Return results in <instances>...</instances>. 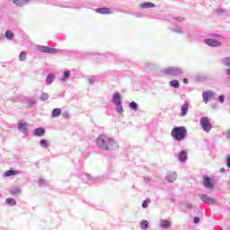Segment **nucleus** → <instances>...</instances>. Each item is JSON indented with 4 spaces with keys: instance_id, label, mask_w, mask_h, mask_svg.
<instances>
[{
    "instance_id": "f257e3e1",
    "label": "nucleus",
    "mask_w": 230,
    "mask_h": 230,
    "mask_svg": "<svg viewBox=\"0 0 230 230\" xmlns=\"http://www.w3.org/2000/svg\"><path fill=\"white\" fill-rule=\"evenodd\" d=\"M96 145L100 150H105L106 152H112V150L118 149V142L107 135H101L96 138Z\"/></svg>"
},
{
    "instance_id": "f03ea898",
    "label": "nucleus",
    "mask_w": 230,
    "mask_h": 230,
    "mask_svg": "<svg viewBox=\"0 0 230 230\" xmlns=\"http://www.w3.org/2000/svg\"><path fill=\"white\" fill-rule=\"evenodd\" d=\"M171 136L175 141H184L188 136V129L184 126L174 127L171 131Z\"/></svg>"
},
{
    "instance_id": "7ed1b4c3",
    "label": "nucleus",
    "mask_w": 230,
    "mask_h": 230,
    "mask_svg": "<svg viewBox=\"0 0 230 230\" xmlns=\"http://www.w3.org/2000/svg\"><path fill=\"white\" fill-rule=\"evenodd\" d=\"M161 73L167 76H181V75H184V69L178 66H169L162 69Z\"/></svg>"
},
{
    "instance_id": "20e7f679",
    "label": "nucleus",
    "mask_w": 230,
    "mask_h": 230,
    "mask_svg": "<svg viewBox=\"0 0 230 230\" xmlns=\"http://www.w3.org/2000/svg\"><path fill=\"white\" fill-rule=\"evenodd\" d=\"M112 103L117 105L116 111L119 114H123V102H121V93L119 92H116L112 95Z\"/></svg>"
},
{
    "instance_id": "39448f33",
    "label": "nucleus",
    "mask_w": 230,
    "mask_h": 230,
    "mask_svg": "<svg viewBox=\"0 0 230 230\" xmlns=\"http://www.w3.org/2000/svg\"><path fill=\"white\" fill-rule=\"evenodd\" d=\"M200 127L204 132H211V129L213 128V125H211V121H209V119L208 117H201L199 120Z\"/></svg>"
},
{
    "instance_id": "423d86ee",
    "label": "nucleus",
    "mask_w": 230,
    "mask_h": 230,
    "mask_svg": "<svg viewBox=\"0 0 230 230\" xmlns=\"http://www.w3.org/2000/svg\"><path fill=\"white\" fill-rule=\"evenodd\" d=\"M36 49L40 53H49L50 55H55V53H57V49H53L48 46L38 45L36 46Z\"/></svg>"
},
{
    "instance_id": "0eeeda50",
    "label": "nucleus",
    "mask_w": 230,
    "mask_h": 230,
    "mask_svg": "<svg viewBox=\"0 0 230 230\" xmlns=\"http://www.w3.org/2000/svg\"><path fill=\"white\" fill-rule=\"evenodd\" d=\"M200 200L202 202H205V204H208L209 206H214V204H217V200L215 199L206 195V194H201L199 196Z\"/></svg>"
},
{
    "instance_id": "6e6552de",
    "label": "nucleus",
    "mask_w": 230,
    "mask_h": 230,
    "mask_svg": "<svg viewBox=\"0 0 230 230\" xmlns=\"http://www.w3.org/2000/svg\"><path fill=\"white\" fill-rule=\"evenodd\" d=\"M203 185L207 190H213L215 188V183L209 176L203 177Z\"/></svg>"
},
{
    "instance_id": "1a4fd4ad",
    "label": "nucleus",
    "mask_w": 230,
    "mask_h": 230,
    "mask_svg": "<svg viewBox=\"0 0 230 230\" xmlns=\"http://www.w3.org/2000/svg\"><path fill=\"white\" fill-rule=\"evenodd\" d=\"M202 98H203L204 103H208L209 100H215L216 98L215 92H211V91L203 92Z\"/></svg>"
},
{
    "instance_id": "9d476101",
    "label": "nucleus",
    "mask_w": 230,
    "mask_h": 230,
    "mask_svg": "<svg viewBox=\"0 0 230 230\" xmlns=\"http://www.w3.org/2000/svg\"><path fill=\"white\" fill-rule=\"evenodd\" d=\"M205 44H207V46H209L210 48H218L220 46H222V42L215 40V39H206L204 40Z\"/></svg>"
},
{
    "instance_id": "9b49d317",
    "label": "nucleus",
    "mask_w": 230,
    "mask_h": 230,
    "mask_svg": "<svg viewBox=\"0 0 230 230\" xmlns=\"http://www.w3.org/2000/svg\"><path fill=\"white\" fill-rule=\"evenodd\" d=\"M165 181H167V182H171V183L175 182V181H177V172H167V174L165 176Z\"/></svg>"
},
{
    "instance_id": "f8f14e48",
    "label": "nucleus",
    "mask_w": 230,
    "mask_h": 230,
    "mask_svg": "<svg viewBox=\"0 0 230 230\" xmlns=\"http://www.w3.org/2000/svg\"><path fill=\"white\" fill-rule=\"evenodd\" d=\"M96 13H101L102 15H111V13H114V11L107 8V7H100L95 9Z\"/></svg>"
},
{
    "instance_id": "ddd939ff",
    "label": "nucleus",
    "mask_w": 230,
    "mask_h": 230,
    "mask_svg": "<svg viewBox=\"0 0 230 230\" xmlns=\"http://www.w3.org/2000/svg\"><path fill=\"white\" fill-rule=\"evenodd\" d=\"M188 111H190V102H188V101H185L181 109V118H184V116L188 115Z\"/></svg>"
},
{
    "instance_id": "4468645a",
    "label": "nucleus",
    "mask_w": 230,
    "mask_h": 230,
    "mask_svg": "<svg viewBox=\"0 0 230 230\" xmlns=\"http://www.w3.org/2000/svg\"><path fill=\"white\" fill-rule=\"evenodd\" d=\"M17 128H18V130H21V132H22V134H24L25 136H28V127H27V124L22 122V120H20L18 122Z\"/></svg>"
},
{
    "instance_id": "2eb2a0df",
    "label": "nucleus",
    "mask_w": 230,
    "mask_h": 230,
    "mask_svg": "<svg viewBox=\"0 0 230 230\" xmlns=\"http://www.w3.org/2000/svg\"><path fill=\"white\" fill-rule=\"evenodd\" d=\"M33 134L38 137H42L46 134V129L44 128H37L33 130Z\"/></svg>"
},
{
    "instance_id": "dca6fc26",
    "label": "nucleus",
    "mask_w": 230,
    "mask_h": 230,
    "mask_svg": "<svg viewBox=\"0 0 230 230\" xmlns=\"http://www.w3.org/2000/svg\"><path fill=\"white\" fill-rule=\"evenodd\" d=\"M160 227H162V229H170L172 223L166 219H162L160 220Z\"/></svg>"
},
{
    "instance_id": "f3484780",
    "label": "nucleus",
    "mask_w": 230,
    "mask_h": 230,
    "mask_svg": "<svg viewBox=\"0 0 230 230\" xmlns=\"http://www.w3.org/2000/svg\"><path fill=\"white\" fill-rule=\"evenodd\" d=\"M21 171H17V170H8L4 172V177H12L13 175H20Z\"/></svg>"
},
{
    "instance_id": "a211bd4d",
    "label": "nucleus",
    "mask_w": 230,
    "mask_h": 230,
    "mask_svg": "<svg viewBox=\"0 0 230 230\" xmlns=\"http://www.w3.org/2000/svg\"><path fill=\"white\" fill-rule=\"evenodd\" d=\"M139 6L143 10H146L147 8H155V4H154L152 2H145V3L140 4Z\"/></svg>"
},
{
    "instance_id": "6ab92c4d",
    "label": "nucleus",
    "mask_w": 230,
    "mask_h": 230,
    "mask_svg": "<svg viewBox=\"0 0 230 230\" xmlns=\"http://www.w3.org/2000/svg\"><path fill=\"white\" fill-rule=\"evenodd\" d=\"M186 159H188V154L184 150L181 151L178 156V160L180 163H186Z\"/></svg>"
},
{
    "instance_id": "aec40b11",
    "label": "nucleus",
    "mask_w": 230,
    "mask_h": 230,
    "mask_svg": "<svg viewBox=\"0 0 230 230\" xmlns=\"http://www.w3.org/2000/svg\"><path fill=\"white\" fill-rule=\"evenodd\" d=\"M13 3L16 4V6H24V4L30 3V0H13Z\"/></svg>"
},
{
    "instance_id": "412c9836",
    "label": "nucleus",
    "mask_w": 230,
    "mask_h": 230,
    "mask_svg": "<svg viewBox=\"0 0 230 230\" xmlns=\"http://www.w3.org/2000/svg\"><path fill=\"white\" fill-rule=\"evenodd\" d=\"M52 82H55V75L54 74H49L46 78V84L48 85H51Z\"/></svg>"
},
{
    "instance_id": "4be33fe9",
    "label": "nucleus",
    "mask_w": 230,
    "mask_h": 230,
    "mask_svg": "<svg viewBox=\"0 0 230 230\" xmlns=\"http://www.w3.org/2000/svg\"><path fill=\"white\" fill-rule=\"evenodd\" d=\"M62 114V109L56 108L52 111V118H58Z\"/></svg>"
},
{
    "instance_id": "5701e85b",
    "label": "nucleus",
    "mask_w": 230,
    "mask_h": 230,
    "mask_svg": "<svg viewBox=\"0 0 230 230\" xmlns=\"http://www.w3.org/2000/svg\"><path fill=\"white\" fill-rule=\"evenodd\" d=\"M140 227L142 230H148V227H150V224L147 220L144 219L140 222Z\"/></svg>"
},
{
    "instance_id": "b1692460",
    "label": "nucleus",
    "mask_w": 230,
    "mask_h": 230,
    "mask_svg": "<svg viewBox=\"0 0 230 230\" xmlns=\"http://www.w3.org/2000/svg\"><path fill=\"white\" fill-rule=\"evenodd\" d=\"M69 76H71V71H65L63 74V78H61V82H66L67 80H69Z\"/></svg>"
},
{
    "instance_id": "393cba45",
    "label": "nucleus",
    "mask_w": 230,
    "mask_h": 230,
    "mask_svg": "<svg viewBox=\"0 0 230 230\" xmlns=\"http://www.w3.org/2000/svg\"><path fill=\"white\" fill-rule=\"evenodd\" d=\"M171 87H173L174 89H179L181 87V84H179L178 80H172L169 83Z\"/></svg>"
},
{
    "instance_id": "a878e982",
    "label": "nucleus",
    "mask_w": 230,
    "mask_h": 230,
    "mask_svg": "<svg viewBox=\"0 0 230 230\" xmlns=\"http://www.w3.org/2000/svg\"><path fill=\"white\" fill-rule=\"evenodd\" d=\"M5 204H8V206H17V200L8 198L5 199Z\"/></svg>"
},
{
    "instance_id": "bb28decb",
    "label": "nucleus",
    "mask_w": 230,
    "mask_h": 230,
    "mask_svg": "<svg viewBox=\"0 0 230 230\" xmlns=\"http://www.w3.org/2000/svg\"><path fill=\"white\" fill-rule=\"evenodd\" d=\"M171 31H173V33H179L181 35H182V33H184L182 27L171 28Z\"/></svg>"
},
{
    "instance_id": "cd10ccee",
    "label": "nucleus",
    "mask_w": 230,
    "mask_h": 230,
    "mask_svg": "<svg viewBox=\"0 0 230 230\" xmlns=\"http://www.w3.org/2000/svg\"><path fill=\"white\" fill-rule=\"evenodd\" d=\"M4 37L6 38L7 40H13V31H6Z\"/></svg>"
},
{
    "instance_id": "c85d7f7f",
    "label": "nucleus",
    "mask_w": 230,
    "mask_h": 230,
    "mask_svg": "<svg viewBox=\"0 0 230 230\" xmlns=\"http://www.w3.org/2000/svg\"><path fill=\"white\" fill-rule=\"evenodd\" d=\"M26 57H27V54H26V51H22L19 55V60L21 62H25L26 60Z\"/></svg>"
},
{
    "instance_id": "c756f323",
    "label": "nucleus",
    "mask_w": 230,
    "mask_h": 230,
    "mask_svg": "<svg viewBox=\"0 0 230 230\" xmlns=\"http://www.w3.org/2000/svg\"><path fill=\"white\" fill-rule=\"evenodd\" d=\"M40 100H41V102H46L47 100H49V94L48 93H42Z\"/></svg>"
},
{
    "instance_id": "7c9ffc66",
    "label": "nucleus",
    "mask_w": 230,
    "mask_h": 230,
    "mask_svg": "<svg viewBox=\"0 0 230 230\" xmlns=\"http://www.w3.org/2000/svg\"><path fill=\"white\" fill-rule=\"evenodd\" d=\"M128 107L131 109V111H137L138 109V105L136 102H129Z\"/></svg>"
},
{
    "instance_id": "2f4dec72",
    "label": "nucleus",
    "mask_w": 230,
    "mask_h": 230,
    "mask_svg": "<svg viewBox=\"0 0 230 230\" xmlns=\"http://www.w3.org/2000/svg\"><path fill=\"white\" fill-rule=\"evenodd\" d=\"M11 195H19L21 193V189L20 188H14L10 190Z\"/></svg>"
},
{
    "instance_id": "473e14b6",
    "label": "nucleus",
    "mask_w": 230,
    "mask_h": 230,
    "mask_svg": "<svg viewBox=\"0 0 230 230\" xmlns=\"http://www.w3.org/2000/svg\"><path fill=\"white\" fill-rule=\"evenodd\" d=\"M39 184L40 186H49V182H48V181L40 178L39 181Z\"/></svg>"
},
{
    "instance_id": "72a5a7b5",
    "label": "nucleus",
    "mask_w": 230,
    "mask_h": 230,
    "mask_svg": "<svg viewBox=\"0 0 230 230\" xmlns=\"http://www.w3.org/2000/svg\"><path fill=\"white\" fill-rule=\"evenodd\" d=\"M84 177H86L87 181H93L94 182H96V181H98V178H93L89 173H84Z\"/></svg>"
},
{
    "instance_id": "f704fd0d",
    "label": "nucleus",
    "mask_w": 230,
    "mask_h": 230,
    "mask_svg": "<svg viewBox=\"0 0 230 230\" xmlns=\"http://www.w3.org/2000/svg\"><path fill=\"white\" fill-rule=\"evenodd\" d=\"M40 146H42V148H48V140L46 139H41L40 142Z\"/></svg>"
},
{
    "instance_id": "c9c22d12",
    "label": "nucleus",
    "mask_w": 230,
    "mask_h": 230,
    "mask_svg": "<svg viewBox=\"0 0 230 230\" xmlns=\"http://www.w3.org/2000/svg\"><path fill=\"white\" fill-rule=\"evenodd\" d=\"M224 66H226V67H230V58H225L223 59Z\"/></svg>"
},
{
    "instance_id": "e433bc0d",
    "label": "nucleus",
    "mask_w": 230,
    "mask_h": 230,
    "mask_svg": "<svg viewBox=\"0 0 230 230\" xmlns=\"http://www.w3.org/2000/svg\"><path fill=\"white\" fill-rule=\"evenodd\" d=\"M148 204H150V199H146L142 203V208H148Z\"/></svg>"
},
{
    "instance_id": "4c0bfd02",
    "label": "nucleus",
    "mask_w": 230,
    "mask_h": 230,
    "mask_svg": "<svg viewBox=\"0 0 230 230\" xmlns=\"http://www.w3.org/2000/svg\"><path fill=\"white\" fill-rule=\"evenodd\" d=\"M27 103H28V105H30L31 107H33V105H35V103H37V102H36L35 100H33V99H29V100L27 101Z\"/></svg>"
},
{
    "instance_id": "58836bf2",
    "label": "nucleus",
    "mask_w": 230,
    "mask_h": 230,
    "mask_svg": "<svg viewBox=\"0 0 230 230\" xmlns=\"http://www.w3.org/2000/svg\"><path fill=\"white\" fill-rule=\"evenodd\" d=\"M94 82H96V79L94 77H88V84L90 85H93V84H94Z\"/></svg>"
},
{
    "instance_id": "ea45409f",
    "label": "nucleus",
    "mask_w": 230,
    "mask_h": 230,
    "mask_svg": "<svg viewBox=\"0 0 230 230\" xmlns=\"http://www.w3.org/2000/svg\"><path fill=\"white\" fill-rule=\"evenodd\" d=\"M144 181L148 184V182H152V177L150 176H146L144 177Z\"/></svg>"
},
{
    "instance_id": "a19ab883",
    "label": "nucleus",
    "mask_w": 230,
    "mask_h": 230,
    "mask_svg": "<svg viewBox=\"0 0 230 230\" xmlns=\"http://www.w3.org/2000/svg\"><path fill=\"white\" fill-rule=\"evenodd\" d=\"M218 102H219L220 103H224V102H226V96H224V95H219V96H218Z\"/></svg>"
},
{
    "instance_id": "79ce46f5",
    "label": "nucleus",
    "mask_w": 230,
    "mask_h": 230,
    "mask_svg": "<svg viewBox=\"0 0 230 230\" xmlns=\"http://www.w3.org/2000/svg\"><path fill=\"white\" fill-rule=\"evenodd\" d=\"M226 166L230 168V155H226Z\"/></svg>"
},
{
    "instance_id": "37998d69",
    "label": "nucleus",
    "mask_w": 230,
    "mask_h": 230,
    "mask_svg": "<svg viewBox=\"0 0 230 230\" xmlns=\"http://www.w3.org/2000/svg\"><path fill=\"white\" fill-rule=\"evenodd\" d=\"M183 206L186 209H191V203H184Z\"/></svg>"
},
{
    "instance_id": "c03bdc74",
    "label": "nucleus",
    "mask_w": 230,
    "mask_h": 230,
    "mask_svg": "<svg viewBox=\"0 0 230 230\" xmlns=\"http://www.w3.org/2000/svg\"><path fill=\"white\" fill-rule=\"evenodd\" d=\"M199 222H200V217H195L194 219H193V223L194 224H199Z\"/></svg>"
},
{
    "instance_id": "a18cd8bd",
    "label": "nucleus",
    "mask_w": 230,
    "mask_h": 230,
    "mask_svg": "<svg viewBox=\"0 0 230 230\" xmlns=\"http://www.w3.org/2000/svg\"><path fill=\"white\" fill-rule=\"evenodd\" d=\"M174 21H178L179 22H182V21H184V18L183 17H176V18H173Z\"/></svg>"
},
{
    "instance_id": "49530a36",
    "label": "nucleus",
    "mask_w": 230,
    "mask_h": 230,
    "mask_svg": "<svg viewBox=\"0 0 230 230\" xmlns=\"http://www.w3.org/2000/svg\"><path fill=\"white\" fill-rule=\"evenodd\" d=\"M226 73L228 76H230V68L226 69Z\"/></svg>"
},
{
    "instance_id": "de8ad7c7",
    "label": "nucleus",
    "mask_w": 230,
    "mask_h": 230,
    "mask_svg": "<svg viewBox=\"0 0 230 230\" xmlns=\"http://www.w3.org/2000/svg\"><path fill=\"white\" fill-rule=\"evenodd\" d=\"M183 84H188V79L187 78L183 79Z\"/></svg>"
},
{
    "instance_id": "09e8293b",
    "label": "nucleus",
    "mask_w": 230,
    "mask_h": 230,
    "mask_svg": "<svg viewBox=\"0 0 230 230\" xmlns=\"http://www.w3.org/2000/svg\"><path fill=\"white\" fill-rule=\"evenodd\" d=\"M226 139H230V130L228 132V135L226 136Z\"/></svg>"
},
{
    "instance_id": "8fccbe9b",
    "label": "nucleus",
    "mask_w": 230,
    "mask_h": 230,
    "mask_svg": "<svg viewBox=\"0 0 230 230\" xmlns=\"http://www.w3.org/2000/svg\"><path fill=\"white\" fill-rule=\"evenodd\" d=\"M220 172H226V169L221 168V169H220Z\"/></svg>"
},
{
    "instance_id": "3c124183",
    "label": "nucleus",
    "mask_w": 230,
    "mask_h": 230,
    "mask_svg": "<svg viewBox=\"0 0 230 230\" xmlns=\"http://www.w3.org/2000/svg\"><path fill=\"white\" fill-rule=\"evenodd\" d=\"M148 66H150V64H147V67H148Z\"/></svg>"
}]
</instances>
